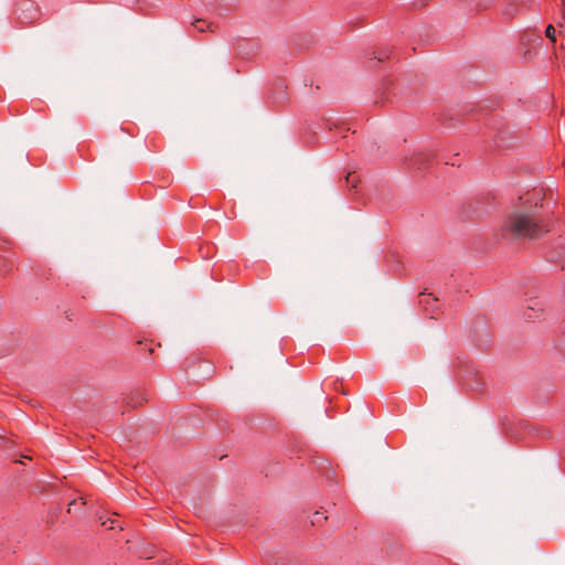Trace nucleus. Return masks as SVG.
Wrapping results in <instances>:
<instances>
[{
  "label": "nucleus",
  "mask_w": 565,
  "mask_h": 565,
  "mask_svg": "<svg viewBox=\"0 0 565 565\" xmlns=\"http://www.w3.org/2000/svg\"><path fill=\"white\" fill-rule=\"evenodd\" d=\"M73 504H75L74 501L70 504V507H72ZM67 512H71V508L67 509Z\"/></svg>",
  "instance_id": "39448f33"
},
{
  "label": "nucleus",
  "mask_w": 565,
  "mask_h": 565,
  "mask_svg": "<svg viewBox=\"0 0 565 565\" xmlns=\"http://www.w3.org/2000/svg\"><path fill=\"white\" fill-rule=\"evenodd\" d=\"M192 25L199 31V32H205V31H209V32H214L215 31V25L212 23V22H207L206 20H203V19H195L193 22H192Z\"/></svg>",
  "instance_id": "f03ea898"
},
{
  "label": "nucleus",
  "mask_w": 565,
  "mask_h": 565,
  "mask_svg": "<svg viewBox=\"0 0 565 565\" xmlns=\"http://www.w3.org/2000/svg\"><path fill=\"white\" fill-rule=\"evenodd\" d=\"M545 35L553 42H555V29L552 24H548L545 30Z\"/></svg>",
  "instance_id": "20e7f679"
},
{
  "label": "nucleus",
  "mask_w": 565,
  "mask_h": 565,
  "mask_svg": "<svg viewBox=\"0 0 565 565\" xmlns=\"http://www.w3.org/2000/svg\"><path fill=\"white\" fill-rule=\"evenodd\" d=\"M326 519H327V516H326V515H323V513H322V512L316 511V512L313 513V515H312L311 523H312V524H318V523H320L322 520H326Z\"/></svg>",
  "instance_id": "7ed1b4c3"
},
{
  "label": "nucleus",
  "mask_w": 565,
  "mask_h": 565,
  "mask_svg": "<svg viewBox=\"0 0 565 565\" xmlns=\"http://www.w3.org/2000/svg\"><path fill=\"white\" fill-rule=\"evenodd\" d=\"M507 228L518 237L539 238L548 231L532 212L518 211L507 222Z\"/></svg>",
  "instance_id": "f257e3e1"
}]
</instances>
